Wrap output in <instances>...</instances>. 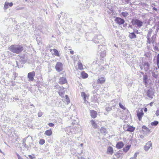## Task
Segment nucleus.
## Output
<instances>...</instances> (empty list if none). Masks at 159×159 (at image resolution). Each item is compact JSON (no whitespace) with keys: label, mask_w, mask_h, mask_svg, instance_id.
<instances>
[{"label":"nucleus","mask_w":159,"mask_h":159,"mask_svg":"<svg viewBox=\"0 0 159 159\" xmlns=\"http://www.w3.org/2000/svg\"><path fill=\"white\" fill-rule=\"evenodd\" d=\"M154 30L155 29L152 28V29H150L148 31V34H147V42L149 43H152L153 44L154 43L155 41L156 34L157 32V30H156L154 33H153V34L152 35V37L150 38L151 34L153 33V32H154Z\"/></svg>","instance_id":"f257e3e1"},{"label":"nucleus","mask_w":159,"mask_h":159,"mask_svg":"<svg viewBox=\"0 0 159 159\" xmlns=\"http://www.w3.org/2000/svg\"><path fill=\"white\" fill-rule=\"evenodd\" d=\"M11 52L16 53L19 54L23 50V47L19 44H14L10 46L8 48Z\"/></svg>","instance_id":"f03ea898"},{"label":"nucleus","mask_w":159,"mask_h":159,"mask_svg":"<svg viewBox=\"0 0 159 159\" xmlns=\"http://www.w3.org/2000/svg\"><path fill=\"white\" fill-rule=\"evenodd\" d=\"M104 39L103 37L100 34L96 35L93 39V41L96 43H98L99 42H101Z\"/></svg>","instance_id":"7ed1b4c3"},{"label":"nucleus","mask_w":159,"mask_h":159,"mask_svg":"<svg viewBox=\"0 0 159 159\" xmlns=\"http://www.w3.org/2000/svg\"><path fill=\"white\" fill-rule=\"evenodd\" d=\"M141 70H144L145 71H147L150 68V66L149 63L147 62H144L142 65L141 66Z\"/></svg>","instance_id":"20e7f679"},{"label":"nucleus","mask_w":159,"mask_h":159,"mask_svg":"<svg viewBox=\"0 0 159 159\" xmlns=\"http://www.w3.org/2000/svg\"><path fill=\"white\" fill-rule=\"evenodd\" d=\"M55 68L57 71L60 72L63 69V65L60 62H57L55 66Z\"/></svg>","instance_id":"39448f33"},{"label":"nucleus","mask_w":159,"mask_h":159,"mask_svg":"<svg viewBox=\"0 0 159 159\" xmlns=\"http://www.w3.org/2000/svg\"><path fill=\"white\" fill-rule=\"evenodd\" d=\"M35 72L34 71L29 72L28 74V78L29 79V80L33 81L34 80V77L35 75Z\"/></svg>","instance_id":"423d86ee"},{"label":"nucleus","mask_w":159,"mask_h":159,"mask_svg":"<svg viewBox=\"0 0 159 159\" xmlns=\"http://www.w3.org/2000/svg\"><path fill=\"white\" fill-rule=\"evenodd\" d=\"M132 22L133 25H136L139 27L142 26L143 23V22L138 19L133 20Z\"/></svg>","instance_id":"0eeeda50"},{"label":"nucleus","mask_w":159,"mask_h":159,"mask_svg":"<svg viewBox=\"0 0 159 159\" xmlns=\"http://www.w3.org/2000/svg\"><path fill=\"white\" fill-rule=\"evenodd\" d=\"M70 100H62L59 102V106L62 107H65L66 105L70 103Z\"/></svg>","instance_id":"6e6552de"},{"label":"nucleus","mask_w":159,"mask_h":159,"mask_svg":"<svg viewBox=\"0 0 159 159\" xmlns=\"http://www.w3.org/2000/svg\"><path fill=\"white\" fill-rule=\"evenodd\" d=\"M92 127L94 129L98 128L99 127L98 125L99 122L98 121H95L93 120H91L90 121Z\"/></svg>","instance_id":"1a4fd4ad"},{"label":"nucleus","mask_w":159,"mask_h":159,"mask_svg":"<svg viewBox=\"0 0 159 159\" xmlns=\"http://www.w3.org/2000/svg\"><path fill=\"white\" fill-rule=\"evenodd\" d=\"M147 94L148 96L151 98H152L154 96V90L152 88L148 90Z\"/></svg>","instance_id":"9d476101"},{"label":"nucleus","mask_w":159,"mask_h":159,"mask_svg":"<svg viewBox=\"0 0 159 159\" xmlns=\"http://www.w3.org/2000/svg\"><path fill=\"white\" fill-rule=\"evenodd\" d=\"M115 21L116 23L120 25L123 24L125 22L124 20L120 18L117 17L116 18Z\"/></svg>","instance_id":"9b49d317"},{"label":"nucleus","mask_w":159,"mask_h":159,"mask_svg":"<svg viewBox=\"0 0 159 159\" xmlns=\"http://www.w3.org/2000/svg\"><path fill=\"white\" fill-rule=\"evenodd\" d=\"M144 114L143 111L142 109H139L138 110L137 113V116L139 120H141L142 117Z\"/></svg>","instance_id":"f8f14e48"},{"label":"nucleus","mask_w":159,"mask_h":159,"mask_svg":"<svg viewBox=\"0 0 159 159\" xmlns=\"http://www.w3.org/2000/svg\"><path fill=\"white\" fill-rule=\"evenodd\" d=\"M152 143L151 141H148L146 143V145L144 146V148L146 151H148L149 149L152 147Z\"/></svg>","instance_id":"ddd939ff"},{"label":"nucleus","mask_w":159,"mask_h":159,"mask_svg":"<svg viewBox=\"0 0 159 159\" xmlns=\"http://www.w3.org/2000/svg\"><path fill=\"white\" fill-rule=\"evenodd\" d=\"M13 5V4L12 2H5L4 6V9L5 10H6L8 8H9V7H11Z\"/></svg>","instance_id":"4468645a"},{"label":"nucleus","mask_w":159,"mask_h":159,"mask_svg":"<svg viewBox=\"0 0 159 159\" xmlns=\"http://www.w3.org/2000/svg\"><path fill=\"white\" fill-rule=\"evenodd\" d=\"M59 83L60 84H64L67 83V80L65 78L61 77L59 79Z\"/></svg>","instance_id":"2eb2a0df"},{"label":"nucleus","mask_w":159,"mask_h":159,"mask_svg":"<svg viewBox=\"0 0 159 159\" xmlns=\"http://www.w3.org/2000/svg\"><path fill=\"white\" fill-rule=\"evenodd\" d=\"M97 112H96L93 110H91L90 111V115L93 118H95L97 116Z\"/></svg>","instance_id":"dca6fc26"},{"label":"nucleus","mask_w":159,"mask_h":159,"mask_svg":"<svg viewBox=\"0 0 159 159\" xmlns=\"http://www.w3.org/2000/svg\"><path fill=\"white\" fill-rule=\"evenodd\" d=\"M105 78L104 77H101L99 78L97 81L98 84H103L105 81Z\"/></svg>","instance_id":"f3484780"},{"label":"nucleus","mask_w":159,"mask_h":159,"mask_svg":"<svg viewBox=\"0 0 159 159\" xmlns=\"http://www.w3.org/2000/svg\"><path fill=\"white\" fill-rule=\"evenodd\" d=\"M155 69H154L153 71L152 76L155 78H157L158 77V72L156 70L157 69V68L156 67Z\"/></svg>","instance_id":"a211bd4d"},{"label":"nucleus","mask_w":159,"mask_h":159,"mask_svg":"<svg viewBox=\"0 0 159 159\" xmlns=\"http://www.w3.org/2000/svg\"><path fill=\"white\" fill-rule=\"evenodd\" d=\"M113 152V150L112 147H109L107 149V153L108 154H110L111 155L112 154Z\"/></svg>","instance_id":"6ab92c4d"},{"label":"nucleus","mask_w":159,"mask_h":159,"mask_svg":"<svg viewBox=\"0 0 159 159\" xmlns=\"http://www.w3.org/2000/svg\"><path fill=\"white\" fill-rule=\"evenodd\" d=\"M124 146V144L122 142H118L116 145L117 148L120 149L122 148Z\"/></svg>","instance_id":"aec40b11"},{"label":"nucleus","mask_w":159,"mask_h":159,"mask_svg":"<svg viewBox=\"0 0 159 159\" xmlns=\"http://www.w3.org/2000/svg\"><path fill=\"white\" fill-rule=\"evenodd\" d=\"M143 82L145 84L146 86H147L148 84V80L146 75H144L143 76Z\"/></svg>","instance_id":"412c9836"},{"label":"nucleus","mask_w":159,"mask_h":159,"mask_svg":"<svg viewBox=\"0 0 159 159\" xmlns=\"http://www.w3.org/2000/svg\"><path fill=\"white\" fill-rule=\"evenodd\" d=\"M51 51H53V52H52L54 55L58 57L60 56L59 52L56 49H54L53 50H51Z\"/></svg>","instance_id":"4be33fe9"},{"label":"nucleus","mask_w":159,"mask_h":159,"mask_svg":"<svg viewBox=\"0 0 159 159\" xmlns=\"http://www.w3.org/2000/svg\"><path fill=\"white\" fill-rule=\"evenodd\" d=\"M81 96L84 99H88L89 95L86 94L84 92H82L81 93Z\"/></svg>","instance_id":"5701e85b"},{"label":"nucleus","mask_w":159,"mask_h":159,"mask_svg":"<svg viewBox=\"0 0 159 159\" xmlns=\"http://www.w3.org/2000/svg\"><path fill=\"white\" fill-rule=\"evenodd\" d=\"M29 137H30L32 139V138L31 136H28L27 137H26L25 139H23V143H22V144L23 145V146L25 147V148H27L28 147L26 145V144L25 143V142L26 141V139L29 138Z\"/></svg>","instance_id":"b1692460"},{"label":"nucleus","mask_w":159,"mask_h":159,"mask_svg":"<svg viewBox=\"0 0 159 159\" xmlns=\"http://www.w3.org/2000/svg\"><path fill=\"white\" fill-rule=\"evenodd\" d=\"M81 75L82 78L84 79L88 77V75L84 71H83L81 72Z\"/></svg>","instance_id":"393cba45"},{"label":"nucleus","mask_w":159,"mask_h":159,"mask_svg":"<svg viewBox=\"0 0 159 159\" xmlns=\"http://www.w3.org/2000/svg\"><path fill=\"white\" fill-rule=\"evenodd\" d=\"M78 69L80 70H82L83 69V65L82 63L79 61L78 63Z\"/></svg>","instance_id":"a878e982"},{"label":"nucleus","mask_w":159,"mask_h":159,"mask_svg":"<svg viewBox=\"0 0 159 159\" xmlns=\"http://www.w3.org/2000/svg\"><path fill=\"white\" fill-rule=\"evenodd\" d=\"M52 132L51 130H46L45 133V134L48 136H50L52 134Z\"/></svg>","instance_id":"bb28decb"},{"label":"nucleus","mask_w":159,"mask_h":159,"mask_svg":"<svg viewBox=\"0 0 159 159\" xmlns=\"http://www.w3.org/2000/svg\"><path fill=\"white\" fill-rule=\"evenodd\" d=\"M58 93L60 96L62 97V98H63L64 96V91L61 90H60L58 92Z\"/></svg>","instance_id":"cd10ccee"},{"label":"nucleus","mask_w":159,"mask_h":159,"mask_svg":"<svg viewBox=\"0 0 159 159\" xmlns=\"http://www.w3.org/2000/svg\"><path fill=\"white\" fill-rule=\"evenodd\" d=\"M135 129V128H134L132 126H129L127 129V131L130 132L133 131Z\"/></svg>","instance_id":"c85d7f7f"},{"label":"nucleus","mask_w":159,"mask_h":159,"mask_svg":"<svg viewBox=\"0 0 159 159\" xmlns=\"http://www.w3.org/2000/svg\"><path fill=\"white\" fill-rule=\"evenodd\" d=\"M130 146L129 145H127L124 148H123V151L125 152H127L129 150V149L130 148Z\"/></svg>","instance_id":"c756f323"},{"label":"nucleus","mask_w":159,"mask_h":159,"mask_svg":"<svg viewBox=\"0 0 159 159\" xmlns=\"http://www.w3.org/2000/svg\"><path fill=\"white\" fill-rule=\"evenodd\" d=\"M129 37L131 39H133L135 38L136 37V35L134 33H132L130 34Z\"/></svg>","instance_id":"7c9ffc66"},{"label":"nucleus","mask_w":159,"mask_h":159,"mask_svg":"<svg viewBox=\"0 0 159 159\" xmlns=\"http://www.w3.org/2000/svg\"><path fill=\"white\" fill-rule=\"evenodd\" d=\"M97 69L98 71H101L104 69V67L102 66H98L97 67Z\"/></svg>","instance_id":"2f4dec72"},{"label":"nucleus","mask_w":159,"mask_h":159,"mask_svg":"<svg viewBox=\"0 0 159 159\" xmlns=\"http://www.w3.org/2000/svg\"><path fill=\"white\" fill-rule=\"evenodd\" d=\"M115 155L118 158H120L122 155L121 154L120 152L119 151L117 152L116 154H115Z\"/></svg>","instance_id":"473e14b6"},{"label":"nucleus","mask_w":159,"mask_h":159,"mask_svg":"<svg viewBox=\"0 0 159 159\" xmlns=\"http://www.w3.org/2000/svg\"><path fill=\"white\" fill-rule=\"evenodd\" d=\"M158 124V122L156 120H155L154 121L152 122L151 123V125L152 126H156Z\"/></svg>","instance_id":"72a5a7b5"},{"label":"nucleus","mask_w":159,"mask_h":159,"mask_svg":"<svg viewBox=\"0 0 159 159\" xmlns=\"http://www.w3.org/2000/svg\"><path fill=\"white\" fill-rule=\"evenodd\" d=\"M121 14L125 17L127 16L129 14L126 12H122Z\"/></svg>","instance_id":"f704fd0d"},{"label":"nucleus","mask_w":159,"mask_h":159,"mask_svg":"<svg viewBox=\"0 0 159 159\" xmlns=\"http://www.w3.org/2000/svg\"><path fill=\"white\" fill-rule=\"evenodd\" d=\"M106 52L105 51H103L101 52L100 54V57H104L106 55Z\"/></svg>","instance_id":"c9c22d12"},{"label":"nucleus","mask_w":159,"mask_h":159,"mask_svg":"<svg viewBox=\"0 0 159 159\" xmlns=\"http://www.w3.org/2000/svg\"><path fill=\"white\" fill-rule=\"evenodd\" d=\"M157 64L158 68H159V54L157 56Z\"/></svg>","instance_id":"e433bc0d"},{"label":"nucleus","mask_w":159,"mask_h":159,"mask_svg":"<svg viewBox=\"0 0 159 159\" xmlns=\"http://www.w3.org/2000/svg\"><path fill=\"white\" fill-rule=\"evenodd\" d=\"M119 106L121 108L124 110L126 109V108L124 106L120 103H119Z\"/></svg>","instance_id":"4c0bfd02"},{"label":"nucleus","mask_w":159,"mask_h":159,"mask_svg":"<svg viewBox=\"0 0 159 159\" xmlns=\"http://www.w3.org/2000/svg\"><path fill=\"white\" fill-rule=\"evenodd\" d=\"M45 143V140L43 139H41L39 141V143L41 145H43Z\"/></svg>","instance_id":"58836bf2"},{"label":"nucleus","mask_w":159,"mask_h":159,"mask_svg":"<svg viewBox=\"0 0 159 159\" xmlns=\"http://www.w3.org/2000/svg\"><path fill=\"white\" fill-rule=\"evenodd\" d=\"M139 154V153L138 152H135L134 155V156L133 157H131V158H132L133 159H136V158L137 156V155Z\"/></svg>","instance_id":"ea45409f"},{"label":"nucleus","mask_w":159,"mask_h":159,"mask_svg":"<svg viewBox=\"0 0 159 159\" xmlns=\"http://www.w3.org/2000/svg\"><path fill=\"white\" fill-rule=\"evenodd\" d=\"M84 100V102H83L84 103H85V104H86L87 105H90V104H89V102H88L87 100Z\"/></svg>","instance_id":"a19ab883"},{"label":"nucleus","mask_w":159,"mask_h":159,"mask_svg":"<svg viewBox=\"0 0 159 159\" xmlns=\"http://www.w3.org/2000/svg\"><path fill=\"white\" fill-rule=\"evenodd\" d=\"M156 115L158 116L159 115V109L157 110L156 111Z\"/></svg>","instance_id":"79ce46f5"},{"label":"nucleus","mask_w":159,"mask_h":159,"mask_svg":"<svg viewBox=\"0 0 159 159\" xmlns=\"http://www.w3.org/2000/svg\"><path fill=\"white\" fill-rule=\"evenodd\" d=\"M16 154L18 159H23L17 153H16Z\"/></svg>","instance_id":"37998d69"},{"label":"nucleus","mask_w":159,"mask_h":159,"mask_svg":"<svg viewBox=\"0 0 159 159\" xmlns=\"http://www.w3.org/2000/svg\"><path fill=\"white\" fill-rule=\"evenodd\" d=\"M38 115L39 117H40L42 115V113L41 112H39Z\"/></svg>","instance_id":"c03bdc74"},{"label":"nucleus","mask_w":159,"mask_h":159,"mask_svg":"<svg viewBox=\"0 0 159 159\" xmlns=\"http://www.w3.org/2000/svg\"><path fill=\"white\" fill-rule=\"evenodd\" d=\"M48 125L50 127H53L54 126V124L52 123H50L48 124Z\"/></svg>","instance_id":"a18cd8bd"},{"label":"nucleus","mask_w":159,"mask_h":159,"mask_svg":"<svg viewBox=\"0 0 159 159\" xmlns=\"http://www.w3.org/2000/svg\"><path fill=\"white\" fill-rule=\"evenodd\" d=\"M147 128L145 126L143 125L142 127V129H145V130H146L147 129Z\"/></svg>","instance_id":"49530a36"},{"label":"nucleus","mask_w":159,"mask_h":159,"mask_svg":"<svg viewBox=\"0 0 159 159\" xmlns=\"http://www.w3.org/2000/svg\"><path fill=\"white\" fill-rule=\"evenodd\" d=\"M77 159H86L85 158L82 157H80L78 156H77Z\"/></svg>","instance_id":"de8ad7c7"},{"label":"nucleus","mask_w":159,"mask_h":159,"mask_svg":"<svg viewBox=\"0 0 159 159\" xmlns=\"http://www.w3.org/2000/svg\"><path fill=\"white\" fill-rule=\"evenodd\" d=\"M146 130V132H151L150 130L148 128H147V129Z\"/></svg>","instance_id":"09e8293b"},{"label":"nucleus","mask_w":159,"mask_h":159,"mask_svg":"<svg viewBox=\"0 0 159 159\" xmlns=\"http://www.w3.org/2000/svg\"><path fill=\"white\" fill-rule=\"evenodd\" d=\"M153 46L154 47V48L155 49H156V50L158 49V48L156 46H154V44H153Z\"/></svg>","instance_id":"8fccbe9b"},{"label":"nucleus","mask_w":159,"mask_h":159,"mask_svg":"<svg viewBox=\"0 0 159 159\" xmlns=\"http://www.w3.org/2000/svg\"><path fill=\"white\" fill-rule=\"evenodd\" d=\"M68 98V96L66 95L65 96V97H64V98L65 99H67Z\"/></svg>","instance_id":"3c124183"},{"label":"nucleus","mask_w":159,"mask_h":159,"mask_svg":"<svg viewBox=\"0 0 159 159\" xmlns=\"http://www.w3.org/2000/svg\"><path fill=\"white\" fill-rule=\"evenodd\" d=\"M140 137L142 139H143L144 138V136L142 135H140Z\"/></svg>","instance_id":"603ef678"},{"label":"nucleus","mask_w":159,"mask_h":159,"mask_svg":"<svg viewBox=\"0 0 159 159\" xmlns=\"http://www.w3.org/2000/svg\"><path fill=\"white\" fill-rule=\"evenodd\" d=\"M153 102H151L150 103V106H152L153 104Z\"/></svg>","instance_id":"864d4df0"},{"label":"nucleus","mask_w":159,"mask_h":159,"mask_svg":"<svg viewBox=\"0 0 159 159\" xmlns=\"http://www.w3.org/2000/svg\"><path fill=\"white\" fill-rule=\"evenodd\" d=\"M147 111V108H145L144 109V111L145 112H146Z\"/></svg>","instance_id":"5fc2aeb1"},{"label":"nucleus","mask_w":159,"mask_h":159,"mask_svg":"<svg viewBox=\"0 0 159 159\" xmlns=\"http://www.w3.org/2000/svg\"><path fill=\"white\" fill-rule=\"evenodd\" d=\"M70 53L72 54H73V53H74V51H70Z\"/></svg>","instance_id":"6e6d98bb"},{"label":"nucleus","mask_w":159,"mask_h":159,"mask_svg":"<svg viewBox=\"0 0 159 159\" xmlns=\"http://www.w3.org/2000/svg\"><path fill=\"white\" fill-rule=\"evenodd\" d=\"M29 157L31 159H32V157L31 155H29Z\"/></svg>","instance_id":"4d7b16f0"},{"label":"nucleus","mask_w":159,"mask_h":159,"mask_svg":"<svg viewBox=\"0 0 159 159\" xmlns=\"http://www.w3.org/2000/svg\"><path fill=\"white\" fill-rule=\"evenodd\" d=\"M104 47V46H102V45H100V46H99V48H100V47Z\"/></svg>","instance_id":"13d9d810"},{"label":"nucleus","mask_w":159,"mask_h":159,"mask_svg":"<svg viewBox=\"0 0 159 159\" xmlns=\"http://www.w3.org/2000/svg\"><path fill=\"white\" fill-rule=\"evenodd\" d=\"M153 9H154V10H157V9H156V8H155V7H153Z\"/></svg>","instance_id":"bf43d9fd"},{"label":"nucleus","mask_w":159,"mask_h":159,"mask_svg":"<svg viewBox=\"0 0 159 159\" xmlns=\"http://www.w3.org/2000/svg\"><path fill=\"white\" fill-rule=\"evenodd\" d=\"M80 146H83V143H81V144H80Z\"/></svg>","instance_id":"052dcab7"},{"label":"nucleus","mask_w":159,"mask_h":159,"mask_svg":"<svg viewBox=\"0 0 159 159\" xmlns=\"http://www.w3.org/2000/svg\"><path fill=\"white\" fill-rule=\"evenodd\" d=\"M57 87L58 88H61V87H60L59 86H57Z\"/></svg>","instance_id":"680f3d73"},{"label":"nucleus","mask_w":159,"mask_h":159,"mask_svg":"<svg viewBox=\"0 0 159 159\" xmlns=\"http://www.w3.org/2000/svg\"><path fill=\"white\" fill-rule=\"evenodd\" d=\"M0 152H1V153H2V152L1 151V150L0 149Z\"/></svg>","instance_id":"e2e57ef3"},{"label":"nucleus","mask_w":159,"mask_h":159,"mask_svg":"<svg viewBox=\"0 0 159 159\" xmlns=\"http://www.w3.org/2000/svg\"><path fill=\"white\" fill-rule=\"evenodd\" d=\"M31 106H34L33 104H31Z\"/></svg>","instance_id":"0e129e2a"},{"label":"nucleus","mask_w":159,"mask_h":159,"mask_svg":"<svg viewBox=\"0 0 159 159\" xmlns=\"http://www.w3.org/2000/svg\"><path fill=\"white\" fill-rule=\"evenodd\" d=\"M158 83H159V80H158Z\"/></svg>","instance_id":"69168bd1"}]
</instances>
